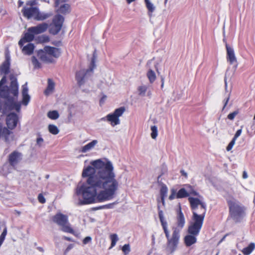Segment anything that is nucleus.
Instances as JSON below:
<instances>
[{
  "label": "nucleus",
  "instance_id": "1",
  "mask_svg": "<svg viewBox=\"0 0 255 255\" xmlns=\"http://www.w3.org/2000/svg\"><path fill=\"white\" fill-rule=\"evenodd\" d=\"M82 176L86 181L77 186L76 195L81 197L78 205L101 203L112 199L119 188L114 167L107 159L92 161L90 165L83 168Z\"/></svg>",
  "mask_w": 255,
  "mask_h": 255
},
{
  "label": "nucleus",
  "instance_id": "2",
  "mask_svg": "<svg viewBox=\"0 0 255 255\" xmlns=\"http://www.w3.org/2000/svg\"><path fill=\"white\" fill-rule=\"evenodd\" d=\"M193 215L188 227V233L198 235L202 227L206 211V204L197 198L189 197Z\"/></svg>",
  "mask_w": 255,
  "mask_h": 255
},
{
  "label": "nucleus",
  "instance_id": "3",
  "mask_svg": "<svg viewBox=\"0 0 255 255\" xmlns=\"http://www.w3.org/2000/svg\"><path fill=\"white\" fill-rule=\"evenodd\" d=\"M227 200L231 216L235 220L238 221L243 215L244 211L243 207L234 198L229 197Z\"/></svg>",
  "mask_w": 255,
  "mask_h": 255
},
{
  "label": "nucleus",
  "instance_id": "4",
  "mask_svg": "<svg viewBox=\"0 0 255 255\" xmlns=\"http://www.w3.org/2000/svg\"><path fill=\"white\" fill-rule=\"evenodd\" d=\"M52 220L60 227V229L63 232L74 234V231L68 222L67 216L57 213L52 217Z\"/></svg>",
  "mask_w": 255,
  "mask_h": 255
},
{
  "label": "nucleus",
  "instance_id": "5",
  "mask_svg": "<svg viewBox=\"0 0 255 255\" xmlns=\"http://www.w3.org/2000/svg\"><path fill=\"white\" fill-rule=\"evenodd\" d=\"M172 230L173 233L171 236L169 232L168 233V236H166L167 239V249L170 253H173L176 249L180 238L179 230L176 227H173Z\"/></svg>",
  "mask_w": 255,
  "mask_h": 255
},
{
  "label": "nucleus",
  "instance_id": "6",
  "mask_svg": "<svg viewBox=\"0 0 255 255\" xmlns=\"http://www.w3.org/2000/svg\"><path fill=\"white\" fill-rule=\"evenodd\" d=\"M125 111L124 108H120L116 109L113 113L108 114L107 116L100 119L101 121H106L110 123L112 126L114 127L120 124V121L119 117H121Z\"/></svg>",
  "mask_w": 255,
  "mask_h": 255
},
{
  "label": "nucleus",
  "instance_id": "7",
  "mask_svg": "<svg viewBox=\"0 0 255 255\" xmlns=\"http://www.w3.org/2000/svg\"><path fill=\"white\" fill-rule=\"evenodd\" d=\"M18 121L19 119L18 116L14 113H11L6 116L5 122L7 127H5L11 133L10 134V137H11L10 142L12 141L14 139V135L13 132L12 131V130L16 128Z\"/></svg>",
  "mask_w": 255,
  "mask_h": 255
},
{
  "label": "nucleus",
  "instance_id": "8",
  "mask_svg": "<svg viewBox=\"0 0 255 255\" xmlns=\"http://www.w3.org/2000/svg\"><path fill=\"white\" fill-rule=\"evenodd\" d=\"M64 17L60 15H56L53 19V25L50 29V32L53 34H57L61 29Z\"/></svg>",
  "mask_w": 255,
  "mask_h": 255
},
{
  "label": "nucleus",
  "instance_id": "9",
  "mask_svg": "<svg viewBox=\"0 0 255 255\" xmlns=\"http://www.w3.org/2000/svg\"><path fill=\"white\" fill-rule=\"evenodd\" d=\"M93 66L90 67L88 69H81L78 71L76 74V79L78 85L81 87L85 82V78L87 73L89 72H92L94 67V62L92 61Z\"/></svg>",
  "mask_w": 255,
  "mask_h": 255
},
{
  "label": "nucleus",
  "instance_id": "10",
  "mask_svg": "<svg viewBox=\"0 0 255 255\" xmlns=\"http://www.w3.org/2000/svg\"><path fill=\"white\" fill-rule=\"evenodd\" d=\"M226 48L227 51V60L231 65H234V70H236L237 67V59L235 56L234 49L226 43Z\"/></svg>",
  "mask_w": 255,
  "mask_h": 255
},
{
  "label": "nucleus",
  "instance_id": "11",
  "mask_svg": "<svg viewBox=\"0 0 255 255\" xmlns=\"http://www.w3.org/2000/svg\"><path fill=\"white\" fill-rule=\"evenodd\" d=\"M22 157L23 155L21 152L14 150L9 154L8 161L10 165L15 167L21 161Z\"/></svg>",
  "mask_w": 255,
  "mask_h": 255
},
{
  "label": "nucleus",
  "instance_id": "12",
  "mask_svg": "<svg viewBox=\"0 0 255 255\" xmlns=\"http://www.w3.org/2000/svg\"><path fill=\"white\" fill-rule=\"evenodd\" d=\"M11 132L0 122V138H2L6 143H10L11 139Z\"/></svg>",
  "mask_w": 255,
  "mask_h": 255
},
{
  "label": "nucleus",
  "instance_id": "13",
  "mask_svg": "<svg viewBox=\"0 0 255 255\" xmlns=\"http://www.w3.org/2000/svg\"><path fill=\"white\" fill-rule=\"evenodd\" d=\"M48 28V24L42 23L36 26L31 27L28 28V31L32 32L35 34H38L44 32Z\"/></svg>",
  "mask_w": 255,
  "mask_h": 255
},
{
  "label": "nucleus",
  "instance_id": "14",
  "mask_svg": "<svg viewBox=\"0 0 255 255\" xmlns=\"http://www.w3.org/2000/svg\"><path fill=\"white\" fill-rule=\"evenodd\" d=\"M38 9L36 7L24 8L22 10L23 15L27 18H33L35 19L37 16Z\"/></svg>",
  "mask_w": 255,
  "mask_h": 255
},
{
  "label": "nucleus",
  "instance_id": "15",
  "mask_svg": "<svg viewBox=\"0 0 255 255\" xmlns=\"http://www.w3.org/2000/svg\"><path fill=\"white\" fill-rule=\"evenodd\" d=\"M189 195H198V193L190 187L188 191H186L185 188H181L177 193V198L186 197Z\"/></svg>",
  "mask_w": 255,
  "mask_h": 255
},
{
  "label": "nucleus",
  "instance_id": "16",
  "mask_svg": "<svg viewBox=\"0 0 255 255\" xmlns=\"http://www.w3.org/2000/svg\"><path fill=\"white\" fill-rule=\"evenodd\" d=\"M98 143V140H93L87 144L82 146L79 149V152L82 153H86L92 150Z\"/></svg>",
  "mask_w": 255,
  "mask_h": 255
},
{
  "label": "nucleus",
  "instance_id": "17",
  "mask_svg": "<svg viewBox=\"0 0 255 255\" xmlns=\"http://www.w3.org/2000/svg\"><path fill=\"white\" fill-rule=\"evenodd\" d=\"M37 56L42 61L45 62H52L53 59L51 56L48 54L47 51L45 49L39 50L37 52Z\"/></svg>",
  "mask_w": 255,
  "mask_h": 255
},
{
  "label": "nucleus",
  "instance_id": "18",
  "mask_svg": "<svg viewBox=\"0 0 255 255\" xmlns=\"http://www.w3.org/2000/svg\"><path fill=\"white\" fill-rule=\"evenodd\" d=\"M34 37V34L32 32L28 31L25 33L24 36L18 42V44L22 47L24 43L31 41Z\"/></svg>",
  "mask_w": 255,
  "mask_h": 255
},
{
  "label": "nucleus",
  "instance_id": "19",
  "mask_svg": "<svg viewBox=\"0 0 255 255\" xmlns=\"http://www.w3.org/2000/svg\"><path fill=\"white\" fill-rule=\"evenodd\" d=\"M28 88L27 86V83H26L24 85L22 86V104L26 106L28 104L30 100V96L28 94Z\"/></svg>",
  "mask_w": 255,
  "mask_h": 255
},
{
  "label": "nucleus",
  "instance_id": "20",
  "mask_svg": "<svg viewBox=\"0 0 255 255\" xmlns=\"http://www.w3.org/2000/svg\"><path fill=\"white\" fill-rule=\"evenodd\" d=\"M44 49L46 51H47L48 54L52 57L57 58L60 56L61 54V51L59 48L46 46L44 47Z\"/></svg>",
  "mask_w": 255,
  "mask_h": 255
},
{
  "label": "nucleus",
  "instance_id": "21",
  "mask_svg": "<svg viewBox=\"0 0 255 255\" xmlns=\"http://www.w3.org/2000/svg\"><path fill=\"white\" fill-rule=\"evenodd\" d=\"M146 8L148 10V14L151 16L152 13L155 10L156 6L150 0H144Z\"/></svg>",
  "mask_w": 255,
  "mask_h": 255
},
{
  "label": "nucleus",
  "instance_id": "22",
  "mask_svg": "<svg viewBox=\"0 0 255 255\" xmlns=\"http://www.w3.org/2000/svg\"><path fill=\"white\" fill-rule=\"evenodd\" d=\"M196 236L189 234V235L185 236L184 241L186 245L187 246H190L195 244L196 242Z\"/></svg>",
  "mask_w": 255,
  "mask_h": 255
},
{
  "label": "nucleus",
  "instance_id": "23",
  "mask_svg": "<svg viewBox=\"0 0 255 255\" xmlns=\"http://www.w3.org/2000/svg\"><path fill=\"white\" fill-rule=\"evenodd\" d=\"M53 15L52 12H41L38 10L37 16L35 17V20L42 21L44 20Z\"/></svg>",
  "mask_w": 255,
  "mask_h": 255
},
{
  "label": "nucleus",
  "instance_id": "24",
  "mask_svg": "<svg viewBox=\"0 0 255 255\" xmlns=\"http://www.w3.org/2000/svg\"><path fill=\"white\" fill-rule=\"evenodd\" d=\"M12 166L9 164H4L1 167L0 172L4 176L7 175L11 173L12 170Z\"/></svg>",
  "mask_w": 255,
  "mask_h": 255
},
{
  "label": "nucleus",
  "instance_id": "25",
  "mask_svg": "<svg viewBox=\"0 0 255 255\" xmlns=\"http://www.w3.org/2000/svg\"><path fill=\"white\" fill-rule=\"evenodd\" d=\"M185 221L183 214L181 212V208H179V211L177 215V225L178 227L182 229L185 225Z\"/></svg>",
  "mask_w": 255,
  "mask_h": 255
},
{
  "label": "nucleus",
  "instance_id": "26",
  "mask_svg": "<svg viewBox=\"0 0 255 255\" xmlns=\"http://www.w3.org/2000/svg\"><path fill=\"white\" fill-rule=\"evenodd\" d=\"M9 60L6 59L0 67V71L1 73L5 75L7 74L9 72Z\"/></svg>",
  "mask_w": 255,
  "mask_h": 255
},
{
  "label": "nucleus",
  "instance_id": "27",
  "mask_svg": "<svg viewBox=\"0 0 255 255\" xmlns=\"http://www.w3.org/2000/svg\"><path fill=\"white\" fill-rule=\"evenodd\" d=\"M54 87L55 84L54 82L51 79H48V86L46 89L44 91V94L46 95H49V94H51L54 89Z\"/></svg>",
  "mask_w": 255,
  "mask_h": 255
},
{
  "label": "nucleus",
  "instance_id": "28",
  "mask_svg": "<svg viewBox=\"0 0 255 255\" xmlns=\"http://www.w3.org/2000/svg\"><path fill=\"white\" fill-rule=\"evenodd\" d=\"M34 48V46L33 44L28 43L23 47L22 51L25 54L30 55L32 53Z\"/></svg>",
  "mask_w": 255,
  "mask_h": 255
},
{
  "label": "nucleus",
  "instance_id": "29",
  "mask_svg": "<svg viewBox=\"0 0 255 255\" xmlns=\"http://www.w3.org/2000/svg\"><path fill=\"white\" fill-rule=\"evenodd\" d=\"M255 248V244L253 243H251L247 247L242 250V253L244 255H249Z\"/></svg>",
  "mask_w": 255,
  "mask_h": 255
},
{
  "label": "nucleus",
  "instance_id": "30",
  "mask_svg": "<svg viewBox=\"0 0 255 255\" xmlns=\"http://www.w3.org/2000/svg\"><path fill=\"white\" fill-rule=\"evenodd\" d=\"M146 76L150 83H153L156 79L155 73L153 70H152L151 69H149L147 71L146 73Z\"/></svg>",
  "mask_w": 255,
  "mask_h": 255
},
{
  "label": "nucleus",
  "instance_id": "31",
  "mask_svg": "<svg viewBox=\"0 0 255 255\" xmlns=\"http://www.w3.org/2000/svg\"><path fill=\"white\" fill-rule=\"evenodd\" d=\"M148 89V86L146 85H141L137 88L138 95L141 97L145 96V93Z\"/></svg>",
  "mask_w": 255,
  "mask_h": 255
},
{
  "label": "nucleus",
  "instance_id": "32",
  "mask_svg": "<svg viewBox=\"0 0 255 255\" xmlns=\"http://www.w3.org/2000/svg\"><path fill=\"white\" fill-rule=\"evenodd\" d=\"M70 6L68 4H63L61 5L57 11L61 13H66L69 11Z\"/></svg>",
  "mask_w": 255,
  "mask_h": 255
},
{
  "label": "nucleus",
  "instance_id": "33",
  "mask_svg": "<svg viewBox=\"0 0 255 255\" xmlns=\"http://www.w3.org/2000/svg\"><path fill=\"white\" fill-rule=\"evenodd\" d=\"M48 129L49 131L54 135H56L59 132V129L54 125H49L48 127Z\"/></svg>",
  "mask_w": 255,
  "mask_h": 255
},
{
  "label": "nucleus",
  "instance_id": "34",
  "mask_svg": "<svg viewBox=\"0 0 255 255\" xmlns=\"http://www.w3.org/2000/svg\"><path fill=\"white\" fill-rule=\"evenodd\" d=\"M168 189L166 186H162L160 189V195L161 197V201L163 204H164V198L167 196Z\"/></svg>",
  "mask_w": 255,
  "mask_h": 255
},
{
  "label": "nucleus",
  "instance_id": "35",
  "mask_svg": "<svg viewBox=\"0 0 255 255\" xmlns=\"http://www.w3.org/2000/svg\"><path fill=\"white\" fill-rule=\"evenodd\" d=\"M47 117L50 119L56 120L59 118V115L57 111H52L47 113Z\"/></svg>",
  "mask_w": 255,
  "mask_h": 255
},
{
  "label": "nucleus",
  "instance_id": "36",
  "mask_svg": "<svg viewBox=\"0 0 255 255\" xmlns=\"http://www.w3.org/2000/svg\"><path fill=\"white\" fill-rule=\"evenodd\" d=\"M110 239L111 240V245L110 249H111L116 245L119 239L118 237V235L116 234H114L111 235Z\"/></svg>",
  "mask_w": 255,
  "mask_h": 255
},
{
  "label": "nucleus",
  "instance_id": "37",
  "mask_svg": "<svg viewBox=\"0 0 255 255\" xmlns=\"http://www.w3.org/2000/svg\"><path fill=\"white\" fill-rule=\"evenodd\" d=\"M151 137L153 139H155L158 135L157 128L155 126H153L151 127Z\"/></svg>",
  "mask_w": 255,
  "mask_h": 255
},
{
  "label": "nucleus",
  "instance_id": "38",
  "mask_svg": "<svg viewBox=\"0 0 255 255\" xmlns=\"http://www.w3.org/2000/svg\"><path fill=\"white\" fill-rule=\"evenodd\" d=\"M161 225L162 226L163 229L164 230V233L165 234V236H168V233H169V231L167 229V224L166 222L165 221L164 219L160 220Z\"/></svg>",
  "mask_w": 255,
  "mask_h": 255
},
{
  "label": "nucleus",
  "instance_id": "39",
  "mask_svg": "<svg viewBox=\"0 0 255 255\" xmlns=\"http://www.w3.org/2000/svg\"><path fill=\"white\" fill-rule=\"evenodd\" d=\"M7 234V230L6 228L4 229L3 230L2 233H1V235L0 236V247H1V245L2 244L5 236Z\"/></svg>",
  "mask_w": 255,
  "mask_h": 255
},
{
  "label": "nucleus",
  "instance_id": "40",
  "mask_svg": "<svg viewBox=\"0 0 255 255\" xmlns=\"http://www.w3.org/2000/svg\"><path fill=\"white\" fill-rule=\"evenodd\" d=\"M31 60L32 64L35 68H39L40 67V63L34 56L32 57Z\"/></svg>",
  "mask_w": 255,
  "mask_h": 255
},
{
  "label": "nucleus",
  "instance_id": "41",
  "mask_svg": "<svg viewBox=\"0 0 255 255\" xmlns=\"http://www.w3.org/2000/svg\"><path fill=\"white\" fill-rule=\"evenodd\" d=\"M122 251L125 255L128 254L130 251L129 245H125L122 248Z\"/></svg>",
  "mask_w": 255,
  "mask_h": 255
},
{
  "label": "nucleus",
  "instance_id": "42",
  "mask_svg": "<svg viewBox=\"0 0 255 255\" xmlns=\"http://www.w3.org/2000/svg\"><path fill=\"white\" fill-rule=\"evenodd\" d=\"M239 114V110H237L234 112L229 114L228 115V118L230 120H233L235 117Z\"/></svg>",
  "mask_w": 255,
  "mask_h": 255
},
{
  "label": "nucleus",
  "instance_id": "43",
  "mask_svg": "<svg viewBox=\"0 0 255 255\" xmlns=\"http://www.w3.org/2000/svg\"><path fill=\"white\" fill-rule=\"evenodd\" d=\"M235 142H236V140H235L234 139H232V140L229 143V144H228V145L227 146V147L226 148L227 150V151L231 150L232 149V148L234 146V145H235Z\"/></svg>",
  "mask_w": 255,
  "mask_h": 255
},
{
  "label": "nucleus",
  "instance_id": "44",
  "mask_svg": "<svg viewBox=\"0 0 255 255\" xmlns=\"http://www.w3.org/2000/svg\"><path fill=\"white\" fill-rule=\"evenodd\" d=\"M175 198H177V193H176L175 190H174V189H171V194L169 196V199L170 200H172L175 199Z\"/></svg>",
  "mask_w": 255,
  "mask_h": 255
},
{
  "label": "nucleus",
  "instance_id": "45",
  "mask_svg": "<svg viewBox=\"0 0 255 255\" xmlns=\"http://www.w3.org/2000/svg\"><path fill=\"white\" fill-rule=\"evenodd\" d=\"M2 102L1 101V100L0 99V112H1V111H2V113L3 114H5L8 111L11 110H9L8 109V107H7V108H6V110L5 111V112L4 113L3 111L5 110V107H6L5 104H4V108L3 109L2 108Z\"/></svg>",
  "mask_w": 255,
  "mask_h": 255
},
{
  "label": "nucleus",
  "instance_id": "46",
  "mask_svg": "<svg viewBox=\"0 0 255 255\" xmlns=\"http://www.w3.org/2000/svg\"><path fill=\"white\" fill-rule=\"evenodd\" d=\"M241 128H242V127H241ZM242 132V128H241V129H238V130L236 131V133H235V135H234V137H233V139H234L235 140H236V139H237V138H238L239 136H240V135L241 134Z\"/></svg>",
  "mask_w": 255,
  "mask_h": 255
},
{
  "label": "nucleus",
  "instance_id": "47",
  "mask_svg": "<svg viewBox=\"0 0 255 255\" xmlns=\"http://www.w3.org/2000/svg\"><path fill=\"white\" fill-rule=\"evenodd\" d=\"M38 199L39 202L41 203H44L45 202V199L42 194H39Z\"/></svg>",
  "mask_w": 255,
  "mask_h": 255
},
{
  "label": "nucleus",
  "instance_id": "48",
  "mask_svg": "<svg viewBox=\"0 0 255 255\" xmlns=\"http://www.w3.org/2000/svg\"><path fill=\"white\" fill-rule=\"evenodd\" d=\"M230 93H229L228 97L224 100V105L222 110H223L225 108L226 106H227V105L228 103V101L230 99Z\"/></svg>",
  "mask_w": 255,
  "mask_h": 255
},
{
  "label": "nucleus",
  "instance_id": "49",
  "mask_svg": "<svg viewBox=\"0 0 255 255\" xmlns=\"http://www.w3.org/2000/svg\"><path fill=\"white\" fill-rule=\"evenodd\" d=\"M43 142V139L42 137H39L37 138L36 139V143L39 146L41 145Z\"/></svg>",
  "mask_w": 255,
  "mask_h": 255
},
{
  "label": "nucleus",
  "instance_id": "50",
  "mask_svg": "<svg viewBox=\"0 0 255 255\" xmlns=\"http://www.w3.org/2000/svg\"><path fill=\"white\" fill-rule=\"evenodd\" d=\"M92 239L90 237H87L83 240V244H87L91 241Z\"/></svg>",
  "mask_w": 255,
  "mask_h": 255
},
{
  "label": "nucleus",
  "instance_id": "51",
  "mask_svg": "<svg viewBox=\"0 0 255 255\" xmlns=\"http://www.w3.org/2000/svg\"><path fill=\"white\" fill-rule=\"evenodd\" d=\"M48 40V38L47 36H42L40 37V41L41 42H44L47 41Z\"/></svg>",
  "mask_w": 255,
  "mask_h": 255
},
{
  "label": "nucleus",
  "instance_id": "52",
  "mask_svg": "<svg viewBox=\"0 0 255 255\" xmlns=\"http://www.w3.org/2000/svg\"><path fill=\"white\" fill-rule=\"evenodd\" d=\"M113 204H108V205H104V206H100L98 208L99 209H103V208H112V206H113Z\"/></svg>",
  "mask_w": 255,
  "mask_h": 255
},
{
  "label": "nucleus",
  "instance_id": "53",
  "mask_svg": "<svg viewBox=\"0 0 255 255\" xmlns=\"http://www.w3.org/2000/svg\"><path fill=\"white\" fill-rule=\"evenodd\" d=\"M158 215H159V218L160 220L164 219V216H163V213L161 210H159L158 211Z\"/></svg>",
  "mask_w": 255,
  "mask_h": 255
},
{
  "label": "nucleus",
  "instance_id": "54",
  "mask_svg": "<svg viewBox=\"0 0 255 255\" xmlns=\"http://www.w3.org/2000/svg\"><path fill=\"white\" fill-rule=\"evenodd\" d=\"M74 247V245L70 244L69 245L67 248H66L65 250V253H68L69 251H70Z\"/></svg>",
  "mask_w": 255,
  "mask_h": 255
},
{
  "label": "nucleus",
  "instance_id": "55",
  "mask_svg": "<svg viewBox=\"0 0 255 255\" xmlns=\"http://www.w3.org/2000/svg\"><path fill=\"white\" fill-rule=\"evenodd\" d=\"M227 72L226 73L225 77V90L226 91H227Z\"/></svg>",
  "mask_w": 255,
  "mask_h": 255
},
{
  "label": "nucleus",
  "instance_id": "56",
  "mask_svg": "<svg viewBox=\"0 0 255 255\" xmlns=\"http://www.w3.org/2000/svg\"><path fill=\"white\" fill-rule=\"evenodd\" d=\"M161 88H163L164 87V78L162 77L161 78Z\"/></svg>",
  "mask_w": 255,
  "mask_h": 255
},
{
  "label": "nucleus",
  "instance_id": "57",
  "mask_svg": "<svg viewBox=\"0 0 255 255\" xmlns=\"http://www.w3.org/2000/svg\"><path fill=\"white\" fill-rule=\"evenodd\" d=\"M248 176L247 173L246 171H244L243 174V178L244 179H246L248 178Z\"/></svg>",
  "mask_w": 255,
  "mask_h": 255
},
{
  "label": "nucleus",
  "instance_id": "58",
  "mask_svg": "<svg viewBox=\"0 0 255 255\" xmlns=\"http://www.w3.org/2000/svg\"><path fill=\"white\" fill-rule=\"evenodd\" d=\"M181 173L183 176H185V177H187V173L185 171L181 170Z\"/></svg>",
  "mask_w": 255,
  "mask_h": 255
},
{
  "label": "nucleus",
  "instance_id": "59",
  "mask_svg": "<svg viewBox=\"0 0 255 255\" xmlns=\"http://www.w3.org/2000/svg\"><path fill=\"white\" fill-rule=\"evenodd\" d=\"M27 4L30 5L32 6V5L34 4V1H28L27 3Z\"/></svg>",
  "mask_w": 255,
  "mask_h": 255
},
{
  "label": "nucleus",
  "instance_id": "60",
  "mask_svg": "<svg viewBox=\"0 0 255 255\" xmlns=\"http://www.w3.org/2000/svg\"><path fill=\"white\" fill-rule=\"evenodd\" d=\"M37 250L41 252H44V249L42 247H38Z\"/></svg>",
  "mask_w": 255,
  "mask_h": 255
},
{
  "label": "nucleus",
  "instance_id": "61",
  "mask_svg": "<svg viewBox=\"0 0 255 255\" xmlns=\"http://www.w3.org/2000/svg\"><path fill=\"white\" fill-rule=\"evenodd\" d=\"M151 95H152L151 92L150 91H148L147 92V96L150 98V97H151Z\"/></svg>",
  "mask_w": 255,
  "mask_h": 255
},
{
  "label": "nucleus",
  "instance_id": "62",
  "mask_svg": "<svg viewBox=\"0 0 255 255\" xmlns=\"http://www.w3.org/2000/svg\"><path fill=\"white\" fill-rule=\"evenodd\" d=\"M55 4L56 7L58 6V5L59 4V0H55Z\"/></svg>",
  "mask_w": 255,
  "mask_h": 255
},
{
  "label": "nucleus",
  "instance_id": "63",
  "mask_svg": "<svg viewBox=\"0 0 255 255\" xmlns=\"http://www.w3.org/2000/svg\"><path fill=\"white\" fill-rule=\"evenodd\" d=\"M64 239H65L67 241H71V239L69 237H64Z\"/></svg>",
  "mask_w": 255,
  "mask_h": 255
},
{
  "label": "nucleus",
  "instance_id": "64",
  "mask_svg": "<svg viewBox=\"0 0 255 255\" xmlns=\"http://www.w3.org/2000/svg\"><path fill=\"white\" fill-rule=\"evenodd\" d=\"M154 67H155V69L156 71L159 74V72L158 71V67H157V64L155 65Z\"/></svg>",
  "mask_w": 255,
  "mask_h": 255
}]
</instances>
